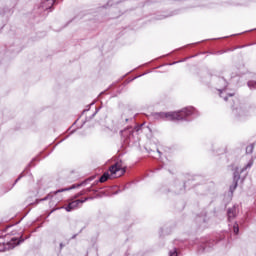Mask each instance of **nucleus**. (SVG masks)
Wrapping results in <instances>:
<instances>
[{"label":"nucleus","mask_w":256,"mask_h":256,"mask_svg":"<svg viewBox=\"0 0 256 256\" xmlns=\"http://www.w3.org/2000/svg\"><path fill=\"white\" fill-rule=\"evenodd\" d=\"M170 256H177V250H173L172 252H170Z\"/></svg>","instance_id":"6e6552de"},{"label":"nucleus","mask_w":256,"mask_h":256,"mask_svg":"<svg viewBox=\"0 0 256 256\" xmlns=\"http://www.w3.org/2000/svg\"><path fill=\"white\" fill-rule=\"evenodd\" d=\"M230 97H233V94H229Z\"/></svg>","instance_id":"9b49d317"},{"label":"nucleus","mask_w":256,"mask_h":256,"mask_svg":"<svg viewBox=\"0 0 256 256\" xmlns=\"http://www.w3.org/2000/svg\"><path fill=\"white\" fill-rule=\"evenodd\" d=\"M237 188V182L234 183V188L233 189H236Z\"/></svg>","instance_id":"9d476101"},{"label":"nucleus","mask_w":256,"mask_h":256,"mask_svg":"<svg viewBox=\"0 0 256 256\" xmlns=\"http://www.w3.org/2000/svg\"><path fill=\"white\" fill-rule=\"evenodd\" d=\"M0 249H3V246H1V244H0Z\"/></svg>","instance_id":"f8f14e48"},{"label":"nucleus","mask_w":256,"mask_h":256,"mask_svg":"<svg viewBox=\"0 0 256 256\" xmlns=\"http://www.w3.org/2000/svg\"><path fill=\"white\" fill-rule=\"evenodd\" d=\"M235 215H237V208L232 207L228 210V219L231 221V219L235 218Z\"/></svg>","instance_id":"20e7f679"},{"label":"nucleus","mask_w":256,"mask_h":256,"mask_svg":"<svg viewBox=\"0 0 256 256\" xmlns=\"http://www.w3.org/2000/svg\"><path fill=\"white\" fill-rule=\"evenodd\" d=\"M253 149H254V146H253V144H251V145L247 146L246 151L248 153H253Z\"/></svg>","instance_id":"39448f33"},{"label":"nucleus","mask_w":256,"mask_h":256,"mask_svg":"<svg viewBox=\"0 0 256 256\" xmlns=\"http://www.w3.org/2000/svg\"><path fill=\"white\" fill-rule=\"evenodd\" d=\"M193 113H195V108H184L178 112L167 113L166 119L168 121H182V119H186V117L193 115Z\"/></svg>","instance_id":"f03ea898"},{"label":"nucleus","mask_w":256,"mask_h":256,"mask_svg":"<svg viewBox=\"0 0 256 256\" xmlns=\"http://www.w3.org/2000/svg\"><path fill=\"white\" fill-rule=\"evenodd\" d=\"M233 231H234L235 235H237L239 233V225L235 224Z\"/></svg>","instance_id":"423d86ee"},{"label":"nucleus","mask_w":256,"mask_h":256,"mask_svg":"<svg viewBox=\"0 0 256 256\" xmlns=\"http://www.w3.org/2000/svg\"><path fill=\"white\" fill-rule=\"evenodd\" d=\"M85 201H87V198H85L84 200H75L72 201L68 204V206H66V211H73V209H77V207H79L81 204L85 203Z\"/></svg>","instance_id":"7ed1b4c3"},{"label":"nucleus","mask_w":256,"mask_h":256,"mask_svg":"<svg viewBox=\"0 0 256 256\" xmlns=\"http://www.w3.org/2000/svg\"><path fill=\"white\" fill-rule=\"evenodd\" d=\"M253 165V161H250L249 163H248V167H251Z\"/></svg>","instance_id":"1a4fd4ad"},{"label":"nucleus","mask_w":256,"mask_h":256,"mask_svg":"<svg viewBox=\"0 0 256 256\" xmlns=\"http://www.w3.org/2000/svg\"><path fill=\"white\" fill-rule=\"evenodd\" d=\"M125 166L123 162H116L114 165L110 166L109 172H105L100 177V183H105V181H109V179H119V177H123L125 175Z\"/></svg>","instance_id":"f257e3e1"},{"label":"nucleus","mask_w":256,"mask_h":256,"mask_svg":"<svg viewBox=\"0 0 256 256\" xmlns=\"http://www.w3.org/2000/svg\"><path fill=\"white\" fill-rule=\"evenodd\" d=\"M7 249H11L9 243H7L4 248H0V251H7Z\"/></svg>","instance_id":"0eeeda50"}]
</instances>
